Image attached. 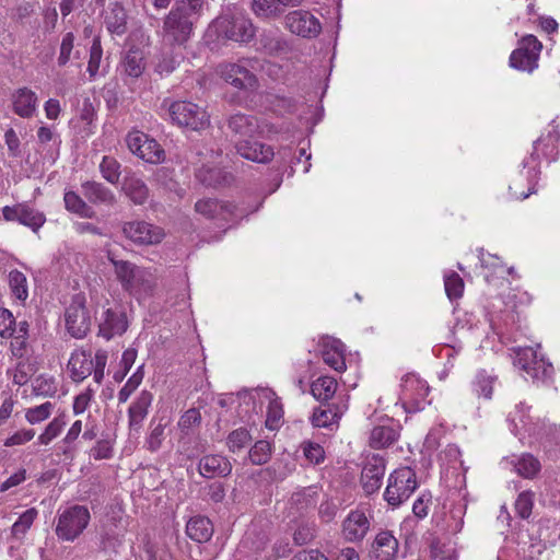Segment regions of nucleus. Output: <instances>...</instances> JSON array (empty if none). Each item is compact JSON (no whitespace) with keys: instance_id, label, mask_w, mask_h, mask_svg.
<instances>
[{"instance_id":"obj_39","label":"nucleus","mask_w":560,"mask_h":560,"mask_svg":"<svg viewBox=\"0 0 560 560\" xmlns=\"http://www.w3.org/2000/svg\"><path fill=\"white\" fill-rule=\"evenodd\" d=\"M65 207L68 211L82 218L92 219L95 211L77 192L67 191L63 196Z\"/></svg>"},{"instance_id":"obj_52","label":"nucleus","mask_w":560,"mask_h":560,"mask_svg":"<svg viewBox=\"0 0 560 560\" xmlns=\"http://www.w3.org/2000/svg\"><path fill=\"white\" fill-rule=\"evenodd\" d=\"M271 456V444L268 441H257L247 453V457L255 465H262L268 462Z\"/></svg>"},{"instance_id":"obj_56","label":"nucleus","mask_w":560,"mask_h":560,"mask_svg":"<svg viewBox=\"0 0 560 560\" xmlns=\"http://www.w3.org/2000/svg\"><path fill=\"white\" fill-rule=\"evenodd\" d=\"M52 408L54 405L50 401H46L33 408H28L25 412V419L31 424L39 423L50 417Z\"/></svg>"},{"instance_id":"obj_7","label":"nucleus","mask_w":560,"mask_h":560,"mask_svg":"<svg viewBox=\"0 0 560 560\" xmlns=\"http://www.w3.org/2000/svg\"><path fill=\"white\" fill-rule=\"evenodd\" d=\"M90 511L84 505H72L58 514L55 533L62 541L75 540L88 527Z\"/></svg>"},{"instance_id":"obj_24","label":"nucleus","mask_w":560,"mask_h":560,"mask_svg":"<svg viewBox=\"0 0 560 560\" xmlns=\"http://www.w3.org/2000/svg\"><path fill=\"white\" fill-rule=\"evenodd\" d=\"M93 358L90 351L75 350L69 361L68 370L73 382H82L93 372Z\"/></svg>"},{"instance_id":"obj_51","label":"nucleus","mask_w":560,"mask_h":560,"mask_svg":"<svg viewBox=\"0 0 560 560\" xmlns=\"http://www.w3.org/2000/svg\"><path fill=\"white\" fill-rule=\"evenodd\" d=\"M143 380V365H140L137 371L128 378L126 384L118 392L117 398L119 404L126 402L129 397L135 393Z\"/></svg>"},{"instance_id":"obj_43","label":"nucleus","mask_w":560,"mask_h":560,"mask_svg":"<svg viewBox=\"0 0 560 560\" xmlns=\"http://www.w3.org/2000/svg\"><path fill=\"white\" fill-rule=\"evenodd\" d=\"M273 149L262 142L247 141V161L268 163L273 158Z\"/></svg>"},{"instance_id":"obj_50","label":"nucleus","mask_w":560,"mask_h":560,"mask_svg":"<svg viewBox=\"0 0 560 560\" xmlns=\"http://www.w3.org/2000/svg\"><path fill=\"white\" fill-rule=\"evenodd\" d=\"M37 510L35 508L26 510L22 513L19 520L12 525L11 534L15 538H21L31 528L35 518L37 517Z\"/></svg>"},{"instance_id":"obj_15","label":"nucleus","mask_w":560,"mask_h":560,"mask_svg":"<svg viewBox=\"0 0 560 560\" xmlns=\"http://www.w3.org/2000/svg\"><path fill=\"white\" fill-rule=\"evenodd\" d=\"M124 235L139 245H154L162 242L165 234L163 229L145 221H130L122 226Z\"/></svg>"},{"instance_id":"obj_37","label":"nucleus","mask_w":560,"mask_h":560,"mask_svg":"<svg viewBox=\"0 0 560 560\" xmlns=\"http://www.w3.org/2000/svg\"><path fill=\"white\" fill-rule=\"evenodd\" d=\"M121 67L126 74L139 78L145 68L143 52L139 49H130L125 55Z\"/></svg>"},{"instance_id":"obj_4","label":"nucleus","mask_w":560,"mask_h":560,"mask_svg":"<svg viewBox=\"0 0 560 560\" xmlns=\"http://www.w3.org/2000/svg\"><path fill=\"white\" fill-rule=\"evenodd\" d=\"M196 20L184 5H175L163 20V39L170 46H185L194 33Z\"/></svg>"},{"instance_id":"obj_55","label":"nucleus","mask_w":560,"mask_h":560,"mask_svg":"<svg viewBox=\"0 0 560 560\" xmlns=\"http://www.w3.org/2000/svg\"><path fill=\"white\" fill-rule=\"evenodd\" d=\"M303 455L313 465H319L325 459V451L322 445L312 441H303L301 444Z\"/></svg>"},{"instance_id":"obj_13","label":"nucleus","mask_w":560,"mask_h":560,"mask_svg":"<svg viewBox=\"0 0 560 560\" xmlns=\"http://www.w3.org/2000/svg\"><path fill=\"white\" fill-rule=\"evenodd\" d=\"M127 145L133 154L148 163L158 164L164 161V150L156 140L149 138L143 132L133 131L128 133Z\"/></svg>"},{"instance_id":"obj_21","label":"nucleus","mask_w":560,"mask_h":560,"mask_svg":"<svg viewBox=\"0 0 560 560\" xmlns=\"http://www.w3.org/2000/svg\"><path fill=\"white\" fill-rule=\"evenodd\" d=\"M153 401V394L149 390H141L128 408V427L130 432L139 433L143 422L149 415Z\"/></svg>"},{"instance_id":"obj_64","label":"nucleus","mask_w":560,"mask_h":560,"mask_svg":"<svg viewBox=\"0 0 560 560\" xmlns=\"http://www.w3.org/2000/svg\"><path fill=\"white\" fill-rule=\"evenodd\" d=\"M431 503L432 494L430 492L421 493L412 505V512L415 516H417L420 520L427 517Z\"/></svg>"},{"instance_id":"obj_5","label":"nucleus","mask_w":560,"mask_h":560,"mask_svg":"<svg viewBox=\"0 0 560 560\" xmlns=\"http://www.w3.org/2000/svg\"><path fill=\"white\" fill-rule=\"evenodd\" d=\"M418 488L417 475L410 467L395 469L387 479L383 498L392 508L406 502Z\"/></svg>"},{"instance_id":"obj_34","label":"nucleus","mask_w":560,"mask_h":560,"mask_svg":"<svg viewBox=\"0 0 560 560\" xmlns=\"http://www.w3.org/2000/svg\"><path fill=\"white\" fill-rule=\"evenodd\" d=\"M337 386L338 383L336 378L331 376H320L312 382L311 393L316 400L325 404L334 398Z\"/></svg>"},{"instance_id":"obj_1","label":"nucleus","mask_w":560,"mask_h":560,"mask_svg":"<svg viewBox=\"0 0 560 560\" xmlns=\"http://www.w3.org/2000/svg\"><path fill=\"white\" fill-rule=\"evenodd\" d=\"M539 154L549 162L557 161L560 156V131L555 121H551L540 138L534 142V151L522 163L523 170L520 172V178L510 185L509 190L514 199L524 200L536 192L540 174Z\"/></svg>"},{"instance_id":"obj_18","label":"nucleus","mask_w":560,"mask_h":560,"mask_svg":"<svg viewBox=\"0 0 560 560\" xmlns=\"http://www.w3.org/2000/svg\"><path fill=\"white\" fill-rule=\"evenodd\" d=\"M2 215L5 221H18L19 223L31 228L34 232L38 231L46 221L44 213L25 203H18L12 207L5 206L2 209Z\"/></svg>"},{"instance_id":"obj_23","label":"nucleus","mask_w":560,"mask_h":560,"mask_svg":"<svg viewBox=\"0 0 560 560\" xmlns=\"http://www.w3.org/2000/svg\"><path fill=\"white\" fill-rule=\"evenodd\" d=\"M196 179L206 187L219 188L230 186L234 176L232 173L226 172L224 168L205 164L196 171Z\"/></svg>"},{"instance_id":"obj_2","label":"nucleus","mask_w":560,"mask_h":560,"mask_svg":"<svg viewBox=\"0 0 560 560\" xmlns=\"http://www.w3.org/2000/svg\"><path fill=\"white\" fill-rule=\"evenodd\" d=\"M118 281L132 294H150L156 285L155 275L147 268L138 267L131 261L109 257Z\"/></svg>"},{"instance_id":"obj_53","label":"nucleus","mask_w":560,"mask_h":560,"mask_svg":"<svg viewBox=\"0 0 560 560\" xmlns=\"http://www.w3.org/2000/svg\"><path fill=\"white\" fill-rule=\"evenodd\" d=\"M534 492L529 490L523 491L518 494L514 504V510L517 516L523 520H527L532 515L534 508Z\"/></svg>"},{"instance_id":"obj_8","label":"nucleus","mask_w":560,"mask_h":560,"mask_svg":"<svg viewBox=\"0 0 560 560\" xmlns=\"http://www.w3.org/2000/svg\"><path fill=\"white\" fill-rule=\"evenodd\" d=\"M542 49V44L532 34L523 36L517 47L511 52L509 65L518 71L532 73L538 68V60Z\"/></svg>"},{"instance_id":"obj_38","label":"nucleus","mask_w":560,"mask_h":560,"mask_svg":"<svg viewBox=\"0 0 560 560\" xmlns=\"http://www.w3.org/2000/svg\"><path fill=\"white\" fill-rule=\"evenodd\" d=\"M107 30L116 35H122L126 32L127 14L121 4L115 2L105 19Z\"/></svg>"},{"instance_id":"obj_27","label":"nucleus","mask_w":560,"mask_h":560,"mask_svg":"<svg viewBox=\"0 0 560 560\" xmlns=\"http://www.w3.org/2000/svg\"><path fill=\"white\" fill-rule=\"evenodd\" d=\"M198 470L205 478L225 476L231 472V464L221 455H207L199 460Z\"/></svg>"},{"instance_id":"obj_14","label":"nucleus","mask_w":560,"mask_h":560,"mask_svg":"<svg viewBox=\"0 0 560 560\" xmlns=\"http://www.w3.org/2000/svg\"><path fill=\"white\" fill-rule=\"evenodd\" d=\"M386 470L385 458L378 454L366 456L360 477L365 495L376 493L384 479Z\"/></svg>"},{"instance_id":"obj_25","label":"nucleus","mask_w":560,"mask_h":560,"mask_svg":"<svg viewBox=\"0 0 560 560\" xmlns=\"http://www.w3.org/2000/svg\"><path fill=\"white\" fill-rule=\"evenodd\" d=\"M345 347L334 338H327L323 341L322 358L323 361L337 372L346 370Z\"/></svg>"},{"instance_id":"obj_46","label":"nucleus","mask_w":560,"mask_h":560,"mask_svg":"<svg viewBox=\"0 0 560 560\" xmlns=\"http://www.w3.org/2000/svg\"><path fill=\"white\" fill-rule=\"evenodd\" d=\"M529 407L524 402L515 406L514 412H510L506 421L510 423L511 432L516 436L521 429H526Z\"/></svg>"},{"instance_id":"obj_30","label":"nucleus","mask_w":560,"mask_h":560,"mask_svg":"<svg viewBox=\"0 0 560 560\" xmlns=\"http://www.w3.org/2000/svg\"><path fill=\"white\" fill-rule=\"evenodd\" d=\"M186 534L197 542H206L213 535V525L206 516H194L186 524Z\"/></svg>"},{"instance_id":"obj_59","label":"nucleus","mask_w":560,"mask_h":560,"mask_svg":"<svg viewBox=\"0 0 560 560\" xmlns=\"http://www.w3.org/2000/svg\"><path fill=\"white\" fill-rule=\"evenodd\" d=\"M102 55L103 49L101 45V39L100 37H94L90 49V58L88 62V72L90 73L91 78L95 77L98 72Z\"/></svg>"},{"instance_id":"obj_16","label":"nucleus","mask_w":560,"mask_h":560,"mask_svg":"<svg viewBox=\"0 0 560 560\" xmlns=\"http://www.w3.org/2000/svg\"><path fill=\"white\" fill-rule=\"evenodd\" d=\"M285 23L292 33L304 38H314L322 31V25L318 19L310 11L305 10L290 12L285 16Z\"/></svg>"},{"instance_id":"obj_63","label":"nucleus","mask_w":560,"mask_h":560,"mask_svg":"<svg viewBox=\"0 0 560 560\" xmlns=\"http://www.w3.org/2000/svg\"><path fill=\"white\" fill-rule=\"evenodd\" d=\"M165 424L159 422L150 432L145 440L147 448L150 452H156L162 446L164 440Z\"/></svg>"},{"instance_id":"obj_9","label":"nucleus","mask_w":560,"mask_h":560,"mask_svg":"<svg viewBox=\"0 0 560 560\" xmlns=\"http://www.w3.org/2000/svg\"><path fill=\"white\" fill-rule=\"evenodd\" d=\"M399 400L407 413H416L424 409L430 387L418 375L408 373L401 378Z\"/></svg>"},{"instance_id":"obj_61","label":"nucleus","mask_w":560,"mask_h":560,"mask_svg":"<svg viewBox=\"0 0 560 560\" xmlns=\"http://www.w3.org/2000/svg\"><path fill=\"white\" fill-rule=\"evenodd\" d=\"M107 351L104 349H98L95 352L94 359H93V378L97 384H101L104 378V370L107 363Z\"/></svg>"},{"instance_id":"obj_40","label":"nucleus","mask_w":560,"mask_h":560,"mask_svg":"<svg viewBox=\"0 0 560 560\" xmlns=\"http://www.w3.org/2000/svg\"><path fill=\"white\" fill-rule=\"evenodd\" d=\"M126 533L124 526L116 524L105 525L101 535V545L104 550H116L121 544Z\"/></svg>"},{"instance_id":"obj_31","label":"nucleus","mask_w":560,"mask_h":560,"mask_svg":"<svg viewBox=\"0 0 560 560\" xmlns=\"http://www.w3.org/2000/svg\"><path fill=\"white\" fill-rule=\"evenodd\" d=\"M36 94L27 88H21L13 94V110L20 117H31L36 109Z\"/></svg>"},{"instance_id":"obj_57","label":"nucleus","mask_w":560,"mask_h":560,"mask_svg":"<svg viewBox=\"0 0 560 560\" xmlns=\"http://www.w3.org/2000/svg\"><path fill=\"white\" fill-rule=\"evenodd\" d=\"M252 9L258 16H271L282 12L278 0H254Z\"/></svg>"},{"instance_id":"obj_58","label":"nucleus","mask_w":560,"mask_h":560,"mask_svg":"<svg viewBox=\"0 0 560 560\" xmlns=\"http://www.w3.org/2000/svg\"><path fill=\"white\" fill-rule=\"evenodd\" d=\"M221 209L220 202L212 198L200 199L195 203V211L207 219L215 218Z\"/></svg>"},{"instance_id":"obj_17","label":"nucleus","mask_w":560,"mask_h":560,"mask_svg":"<svg viewBox=\"0 0 560 560\" xmlns=\"http://www.w3.org/2000/svg\"><path fill=\"white\" fill-rule=\"evenodd\" d=\"M371 527L370 517L364 511L355 509L348 513L341 524V534L348 542L362 541Z\"/></svg>"},{"instance_id":"obj_20","label":"nucleus","mask_w":560,"mask_h":560,"mask_svg":"<svg viewBox=\"0 0 560 560\" xmlns=\"http://www.w3.org/2000/svg\"><path fill=\"white\" fill-rule=\"evenodd\" d=\"M347 409L348 404L342 399L322 404L319 407L314 409L311 416V422L315 428H330L338 423Z\"/></svg>"},{"instance_id":"obj_45","label":"nucleus","mask_w":560,"mask_h":560,"mask_svg":"<svg viewBox=\"0 0 560 560\" xmlns=\"http://www.w3.org/2000/svg\"><path fill=\"white\" fill-rule=\"evenodd\" d=\"M9 285L12 292V295L21 301L24 302L28 296V290H27V280L23 272L19 270H12L9 273Z\"/></svg>"},{"instance_id":"obj_26","label":"nucleus","mask_w":560,"mask_h":560,"mask_svg":"<svg viewBox=\"0 0 560 560\" xmlns=\"http://www.w3.org/2000/svg\"><path fill=\"white\" fill-rule=\"evenodd\" d=\"M81 188L82 194L91 203L113 206L116 202L113 191L102 183L88 180L81 185Z\"/></svg>"},{"instance_id":"obj_32","label":"nucleus","mask_w":560,"mask_h":560,"mask_svg":"<svg viewBox=\"0 0 560 560\" xmlns=\"http://www.w3.org/2000/svg\"><path fill=\"white\" fill-rule=\"evenodd\" d=\"M276 397V392L270 387L247 388V405L252 404V411L256 415L262 416L265 409L267 410Z\"/></svg>"},{"instance_id":"obj_36","label":"nucleus","mask_w":560,"mask_h":560,"mask_svg":"<svg viewBox=\"0 0 560 560\" xmlns=\"http://www.w3.org/2000/svg\"><path fill=\"white\" fill-rule=\"evenodd\" d=\"M183 58V55L174 49L163 50L158 56L154 70L161 77L168 75L179 66Z\"/></svg>"},{"instance_id":"obj_29","label":"nucleus","mask_w":560,"mask_h":560,"mask_svg":"<svg viewBox=\"0 0 560 560\" xmlns=\"http://www.w3.org/2000/svg\"><path fill=\"white\" fill-rule=\"evenodd\" d=\"M121 189L125 195L136 205H143L149 198V188L145 183L136 175L124 177Z\"/></svg>"},{"instance_id":"obj_44","label":"nucleus","mask_w":560,"mask_h":560,"mask_svg":"<svg viewBox=\"0 0 560 560\" xmlns=\"http://www.w3.org/2000/svg\"><path fill=\"white\" fill-rule=\"evenodd\" d=\"M495 377L489 375L485 370L479 371L472 381V390L478 397L490 399Z\"/></svg>"},{"instance_id":"obj_3","label":"nucleus","mask_w":560,"mask_h":560,"mask_svg":"<svg viewBox=\"0 0 560 560\" xmlns=\"http://www.w3.org/2000/svg\"><path fill=\"white\" fill-rule=\"evenodd\" d=\"M162 107L166 108L172 124L179 128L201 131L210 126V115L206 108L190 101L164 100Z\"/></svg>"},{"instance_id":"obj_42","label":"nucleus","mask_w":560,"mask_h":560,"mask_svg":"<svg viewBox=\"0 0 560 560\" xmlns=\"http://www.w3.org/2000/svg\"><path fill=\"white\" fill-rule=\"evenodd\" d=\"M284 410L280 397L273 398V401L267 407L265 425L267 429L275 431L279 430L284 420Z\"/></svg>"},{"instance_id":"obj_41","label":"nucleus","mask_w":560,"mask_h":560,"mask_svg":"<svg viewBox=\"0 0 560 560\" xmlns=\"http://www.w3.org/2000/svg\"><path fill=\"white\" fill-rule=\"evenodd\" d=\"M245 128V116L242 114L232 115L228 120V130L232 140L235 142V148L241 156H245L243 152V136Z\"/></svg>"},{"instance_id":"obj_22","label":"nucleus","mask_w":560,"mask_h":560,"mask_svg":"<svg viewBox=\"0 0 560 560\" xmlns=\"http://www.w3.org/2000/svg\"><path fill=\"white\" fill-rule=\"evenodd\" d=\"M399 549L398 539L390 530H381L371 545V556L375 560H394Z\"/></svg>"},{"instance_id":"obj_6","label":"nucleus","mask_w":560,"mask_h":560,"mask_svg":"<svg viewBox=\"0 0 560 560\" xmlns=\"http://www.w3.org/2000/svg\"><path fill=\"white\" fill-rule=\"evenodd\" d=\"M513 364L525 373L533 382L550 380L553 366L532 347L513 348Z\"/></svg>"},{"instance_id":"obj_49","label":"nucleus","mask_w":560,"mask_h":560,"mask_svg":"<svg viewBox=\"0 0 560 560\" xmlns=\"http://www.w3.org/2000/svg\"><path fill=\"white\" fill-rule=\"evenodd\" d=\"M444 287L446 295L451 301L463 296L465 284L457 272L451 271L444 276Z\"/></svg>"},{"instance_id":"obj_48","label":"nucleus","mask_w":560,"mask_h":560,"mask_svg":"<svg viewBox=\"0 0 560 560\" xmlns=\"http://www.w3.org/2000/svg\"><path fill=\"white\" fill-rule=\"evenodd\" d=\"M33 394L36 396L51 397L57 390V383L52 376L39 375L32 383Z\"/></svg>"},{"instance_id":"obj_28","label":"nucleus","mask_w":560,"mask_h":560,"mask_svg":"<svg viewBox=\"0 0 560 560\" xmlns=\"http://www.w3.org/2000/svg\"><path fill=\"white\" fill-rule=\"evenodd\" d=\"M253 42L257 50L267 55H273L281 49L280 42L271 34L262 32L256 36V28L247 24V46Z\"/></svg>"},{"instance_id":"obj_10","label":"nucleus","mask_w":560,"mask_h":560,"mask_svg":"<svg viewBox=\"0 0 560 560\" xmlns=\"http://www.w3.org/2000/svg\"><path fill=\"white\" fill-rule=\"evenodd\" d=\"M85 304V296L75 294L65 312L67 331L75 339L84 338L91 329V314Z\"/></svg>"},{"instance_id":"obj_54","label":"nucleus","mask_w":560,"mask_h":560,"mask_svg":"<svg viewBox=\"0 0 560 560\" xmlns=\"http://www.w3.org/2000/svg\"><path fill=\"white\" fill-rule=\"evenodd\" d=\"M100 171L102 176L110 184H117L120 177V164L112 156H104L101 164Z\"/></svg>"},{"instance_id":"obj_33","label":"nucleus","mask_w":560,"mask_h":560,"mask_svg":"<svg viewBox=\"0 0 560 560\" xmlns=\"http://www.w3.org/2000/svg\"><path fill=\"white\" fill-rule=\"evenodd\" d=\"M516 474L526 479L535 478L541 470V464L537 457L530 453H523L518 457L512 459Z\"/></svg>"},{"instance_id":"obj_12","label":"nucleus","mask_w":560,"mask_h":560,"mask_svg":"<svg viewBox=\"0 0 560 560\" xmlns=\"http://www.w3.org/2000/svg\"><path fill=\"white\" fill-rule=\"evenodd\" d=\"M219 38L242 43L245 35V18L235 8L228 7L225 12L212 24Z\"/></svg>"},{"instance_id":"obj_60","label":"nucleus","mask_w":560,"mask_h":560,"mask_svg":"<svg viewBox=\"0 0 560 560\" xmlns=\"http://www.w3.org/2000/svg\"><path fill=\"white\" fill-rule=\"evenodd\" d=\"M16 323L13 314L7 310H0V336L2 338H11L15 335Z\"/></svg>"},{"instance_id":"obj_19","label":"nucleus","mask_w":560,"mask_h":560,"mask_svg":"<svg viewBox=\"0 0 560 560\" xmlns=\"http://www.w3.org/2000/svg\"><path fill=\"white\" fill-rule=\"evenodd\" d=\"M128 329L126 313L118 308H107L103 312L98 323V336L109 340L121 336Z\"/></svg>"},{"instance_id":"obj_35","label":"nucleus","mask_w":560,"mask_h":560,"mask_svg":"<svg viewBox=\"0 0 560 560\" xmlns=\"http://www.w3.org/2000/svg\"><path fill=\"white\" fill-rule=\"evenodd\" d=\"M399 436V432L392 425H377L373 428L370 434V445L373 448H384L394 444Z\"/></svg>"},{"instance_id":"obj_47","label":"nucleus","mask_w":560,"mask_h":560,"mask_svg":"<svg viewBox=\"0 0 560 560\" xmlns=\"http://www.w3.org/2000/svg\"><path fill=\"white\" fill-rule=\"evenodd\" d=\"M66 422L65 416L55 417L45 428L42 434L37 438V443L40 445H48L55 440L63 430Z\"/></svg>"},{"instance_id":"obj_11","label":"nucleus","mask_w":560,"mask_h":560,"mask_svg":"<svg viewBox=\"0 0 560 560\" xmlns=\"http://www.w3.org/2000/svg\"><path fill=\"white\" fill-rule=\"evenodd\" d=\"M217 72L231 89L225 91L224 98L231 104H241L245 95V66L242 60L221 63L218 66Z\"/></svg>"},{"instance_id":"obj_62","label":"nucleus","mask_w":560,"mask_h":560,"mask_svg":"<svg viewBox=\"0 0 560 560\" xmlns=\"http://www.w3.org/2000/svg\"><path fill=\"white\" fill-rule=\"evenodd\" d=\"M201 423V413L197 408H190L186 410L178 420V428L183 431L194 427H198Z\"/></svg>"}]
</instances>
